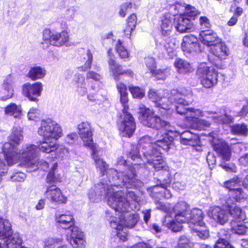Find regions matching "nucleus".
I'll use <instances>...</instances> for the list:
<instances>
[{"label":"nucleus","instance_id":"f257e3e1","mask_svg":"<svg viewBox=\"0 0 248 248\" xmlns=\"http://www.w3.org/2000/svg\"><path fill=\"white\" fill-rule=\"evenodd\" d=\"M117 165L120 171L114 169L108 170L106 176L89 190L88 197L93 202H98L105 198L109 206L119 211H125L129 208L125 199V190L141 187L143 184L137 178L138 163L128 166L126 161L121 157L117 160Z\"/></svg>","mask_w":248,"mask_h":248},{"label":"nucleus","instance_id":"f03ea898","mask_svg":"<svg viewBox=\"0 0 248 248\" xmlns=\"http://www.w3.org/2000/svg\"><path fill=\"white\" fill-rule=\"evenodd\" d=\"M140 119L145 126L159 130L156 134V142L154 146L161 147L165 151L170 148L173 140L174 127L169 123L162 120L160 118L154 114L150 109L146 108L144 105L139 107Z\"/></svg>","mask_w":248,"mask_h":248},{"label":"nucleus","instance_id":"7ed1b4c3","mask_svg":"<svg viewBox=\"0 0 248 248\" xmlns=\"http://www.w3.org/2000/svg\"><path fill=\"white\" fill-rule=\"evenodd\" d=\"M232 202L229 200L223 203V208L219 206L211 207L208 211V216L217 223L223 225L231 217L239 221L246 218V213L241 208L231 205Z\"/></svg>","mask_w":248,"mask_h":248},{"label":"nucleus","instance_id":"20e7f679","mask_svg":"<svg viewBox=\"0 0 248 248\" xmlns=\"http://www.w3.org/2000/svg\"><path fill=\"white\" fill-rule=\"evenodd\" d=\"M126 194L125 199L128 203L129 208L125 211H119L116 208L110 206L115 212H118L121 213V215L119 216V218L117 219L118 223L123 225L125 228H133L139 220V217L136 213H131L125 216V213L129 212L130 210H139L140 208L139 202L140 201V198L135 193V192L126 190Z\"/></svg>","mask_w":248,"mask_h":248},{"label":"nucleus","instance_id":"39448f33","mask_svg":"<svg viewBox=\"0 0 248 248\" xmlns=\"http://www.w3.org/2000/svg\"><path fill=\"white\" fill-rule=\"evenodd\" d=\"M173 210L175 213V218L178 221L193 224V228L196 226L202 227L204 224L202 222V211L198 208L190 210L188 205L184 202L176 204L173 207Z\"/></svg>","mask_w":248,"mask_h":248},{"label":"nucleus","instance_id":"423d86ee","mask_svg":"<svg viewBox=\"0 0 248 248\" xmlns=\"http://www.w3.org/2000/svg\"><path fill=\"white\" fill-rule=\"evenodd\" d=\"M38 145L37 147L33 144H26L22 146L20 152L18 153V158L13 161L11 165L16 163L20 160L24 166L27 168L28 171H33L39 168V166L45 170L48 168L49 164L46 161H43L40 164L37 162L36 157L37 156Z\"/></svg>","mask_w":248,"mask_h":248},{"label":"nucleus","instance_id":"0eeeda50","mask_svg":"<svg viewBox=\"0 0 248 248\" xmlns=\"http://www.w3.org/2000/svg\"><path fill=\"white\" fill-rule=\"evenodd\" d=\"M209 139L214 150L218 154L222 159V162L220 166L227 171L235 172L236 167L233 164H226L225 162L230 160L231 157V149L226 142L223 140L218 139L216 137V134L214 133H211Z\"/></svg>","mask_w":248,"mask_h":248},{"label":"nucleus","instance_id":"6e6552de","mask_svg":"<svg viewBox=\"0 0 248 248\" xmlns=\"http://www.w3.org/2000/svg\"><path fill=\"white\" fill-rule=\"evenodd\" d=\"M23 139V136L21 128L13 127L8 137V141L5 142L2 147V151L5 154L8 165H11L18 158L17 146Z\"/></svg>","mask_w":248,"mask_h":248},{"label":"nucleus","instance_id":"1a4fd4ad","mask_svg":"<svg viewBox=\"0 0 248 248\" xmlns=\"http://www.w3.org/2000/svg\"><path fill=\"white\" fill-rule=\"evenodd\" d=\"M223 111L222 113L220 112L218 114L216 112L203 111L199 109L191 108H188L186 118L191 124L199 119L200 117L211 118L216 122L218 123H228L231 121V118L226 115L224 110Z\"/></svg>","mask_w":248,"mask_h":248},{"label":"nucleus","instance_id":"9d476101","mask_svg":"<svg viewBox=\"0 0 248 248\" xmlns=\"http://www.w3.org/2000/svg\"><path fill=\"white\" fill-rule=\"evenodd\" d=\"M38 134L43 137V141H48L50 140H57L62 136V129L59 124L51 119L41 121L38 130Z\"/></svg>","mask_w":248,"mask_h":248},{"label":"nucleus","instance_id":"9b49d317","mask_svg":"<svg viewBox=\"0 0 248 248\" xmlns=\"http://www.w3.org/2000/svg\"><path fill=\"white\" fill-rule=\"evenodd\" d=\"M197 75L201 83L207 88L212 87L217 82L218 73L213 67L208 66L205 63H201L197 70Z\"/></svg>","mask_w":248,"mask_h":248},{"label":"nucleus","instance_id":"f8f14e48","mask_svg":"<svg viewBox=\"0 0 248 248\" xmlns=\"http://www.w3.org/2000/svg\"><path fill=\"white\" fill-rule=\"evenodd\" d=\"M68 40L69 34L67 32H58L45 29L43 31L42 44L44 48L47 47L48 45L60 47L67 43Z\"/></svg>","mask_w":248,"mask_h":248},{"label":"nucleus","instance_id":"ddd939ff","mask_svg":"<svg viewBox=\"0 0 248 248\" xmlns=\"http://www.w3.org/2000/svg\"><path fill=\"white\" fill-rule=\"evenodd\" d=\"M128 108H123L118 127L122 136L130 137L135 131L136 124L133 116L127 112Z\"/></svg>","mask_w":248,"mask_h":248},{"label":"nucleus","instance_id":"4468645a","mask_svg":"<svg viewBox=\"0 0 248 248\" xmlns=\"http://www.w3.org/2000/svg\"><path fill=\"white\" fill-rule=\"evenodd\" d=\"M39 150L44 153H51L53 157H62L69 153V150L62 145L56 144L53 141H42L38 144Z\"/></svg>","mask_w":248,"mask_h":248},{"label":"nucleus","instance_id":"2eb2a0df","mask_svg":"<svg viewBox=\"0 0 248 248\" xmlns=\"http://www.w3.org/2000/svg\"><path fill=\"white\" fill-rule=\"evenodd\" d=\"M44 195L51 203L55 205L65 204L67 201V197L55 185L47 186Z\"/></svg>","mask_w":248,"mask_h":248},{"label":"nucleus","instance_id":"dca6fc26","mask_svg":"<svg viewBox=\"0 0 248 248\" xmlns=\"http://www.w3.org/2000/svg\"><path fill=\"white\" fill-rule=\"evenodd\" d=\"M66 239L75 248H82L84 245L83 233L75 224L66 229Z\"/></svg>","mask_w":248,"mask_h":248},{"label":"nucleus","instance_id":"f3484780","mask_svg":"<svg viewBox=\"0 0 248 248\" xmlns=\"http://www.w3.org/2000/svg\"><path fill=\"white\" fill-rule=\"evenodd\" d=\"M163 91L161 90L156 91L151 89L148 92V97L152 99L155 103V106L166 111L170 108L171 100H170L169 96L167 97L162 94Z\"/></svg>","mask_w":248,"mask_h":248},{"label":"nucleus","instance_id":"a211bd4d","mask_svg":"<svg viewBox=\"0 0 248 248\" xmlns=\"http://www.w3.org/2000/svg\"><path fill=\"white\" fill-rule=\"evenodd\" d=\"M147 153L149 154V156L146 157L144 159L145 161L152 166L156 171L165 170L167 178L169 177V172L168 171V167L166 163L162 159L161 149L155 151L154 153L150 152Z\"/></svg>","mask_w":248,"mask_h":248},{"label":"nucleus","instance_id":"6ab92c4d","mask_svg":"<svg viewBox=\"0 0 248 248\" xmlns=\"http://www.w3.org/2000/svg\"><path fill=\"white\" fill-rule=\"evenodd\" d=\"M43 87V84L40 82H36L33 84L27 83L22 86V93L30 101H36L38 100L37 97L41 94Z\"/></svg>","mask_w":248,"mask_h":248},{"label":"nucleus","instance_id":"aec40b11","mask_svg":"<svg viewBox=\"0 0 248 248\" xmlns=\"http://www.w3.org/2000/svg\"><path fill=\"white\" fill-rule=\"evenodd\" d=\"M184 96L176 90H172L169 94L170 100H171L172 105L173 103L176 102L177 104L175 107L176 111L177 113L181 115H186L188 108H186L185 106L188 105L187 101L183 97Z\"/></svg>","mask_w":248,"mask_h":248},{"label":"nucleus","instance_id":"412c9836","mask_svg":"<svg viewBox=\"0 0 248 248\" xmlns=\"http://www.w3.org/2000/svg\"><path fill=\"white\" fill-rule=\"evenodd\" d=\"M108 55L109 56L108 60L109 71L115 80H118L119 76L123 75L133 77L134 75L133 72L129 69L124 70L122 65L115 61L114 56L111 55L110 50L108 51Z\"/></svg>","mask_w":248,"mask_h":248},{"label":"nucleus","instance_id":"4be33fe9","mask_svg":"<svg viewBox=\"0 0 248 248\" xmlns=\"http://www.w3.org/2000/svg\"><path fill=\"white\" fill-rule=\"evenodd\" d=\"M156 142V140L153 142L151 137L149 136H143L139 140L138 149L142 153L144 159H145L146 157L149 156V154H148L147 153L148 152L154 153L155 151L158 150L159 149H162L165 151L161 147L158 146L154 147ZM142 160H143V159H142Z\"/></svg>","mask_w":248,"mask_h":248},{"label":"nucleus","instance_id":"5701e85b","mask_svg":"<svg viewBox=\"0 0 248 248\" xmlns=\"http://www.w3.org/2000/svg\"><path fill=\"white\" fill-rule=\"evenodd\" d=\"M156 47L159 52L164 56L167 54L170 58L176 55V45L175 41L170 38L163 39L159 42L156 43Z\"/></svg>","mask_w":248,"mask_h":248},{"label":"nucleus","instance_id":"b1692460","mask_svg":"<svg viewBox=\"0 0 248 248\" xmlns=\"http://www.w3.org/2000/svg\"><path fill=\"white\" fill-rule=\"evenodd\" d=\"M174 132H175L173 138L176 136V134L180 135V141L181 143L184 145H188L192 146H196L200 143L199 137L197 134H193L190 131H185L180 133L173 129Z\"/></svg>","mask_w":248,"mask_h":248},{"label":"nucleus","instance_id":"393cba45","mask_svg":"<svg viewBox=\"0 0 248 248\" xmlns=\"http://www.w3.org/2000/svg\"><path fill=\"white\" fill-rule=\"evenodd\" d=\"M182 48L183 51L188 53L199 51L200 46L197 37L192 34L184 36L182 43Z\"/></svg>","mask_w":248,"mask_h":248},{"label":"nucleus","instance_id":"a878e982","mask_svg":"<svg viewBox=\"0 0 248 248\" xmlns=\"http://www.w3.org/2000/svg\"><path fill=\"white\" fill-rule=\"evenodd\" d=\"M55 220L57 227L63 229H66L75 224L73 216L69 212L64 214L56 213Z\"/></svg>","mask_w":248,"mask_h":248},{"label":"nucleus","instance_id":"bb28decb","mask_svg":"<svg viewBox=\"0 0 248 248\" xmlns=\"http://www.w3.org/2000/svg\"><path fill=\"white\" fill-rule=\"evenodd\" d=\"M176 30L180 32H189L193 28V23L186 16H179L174 18Z\"/></svg>","mask_w":248,"mask_h":248},{"label":"nucleus","instance_id":"cd10ccee","mask_svg":"<svg viewBox=\"0 0 248 248\" xmlns=\"http://www.w3.org/2000/svg\"><path fill=\"white\" fill-rule=\"evenodd\" d=\"M200 36L201 41L204 45L211 46V47L220 41L216 33L211 30H207L201 31Z\"/></svg>","mask_w":248,"mask_h":248},{"label":"nucleus","instance_id":"c85d7f7f","mask_svg":"<svg viewBox=\"0 0 248 248\" xmlns=\"http://www.w3.org/2000/svg\"><path fill=\"white\" fill-rule=\"evenodd\" d=\"M93 148V149H91L92 158L94 160L96 168L98 169L102 175H104L107 170L108 169V165L105 161L100 157L98 155L100 148L98 146L96 148Z\"/></svg>","mask_w":248,"mask_h":248},{"label":"nucleus","instance_id":"c756f323","mask_svg":"<svg viewBox=\"0 0 248 248\" xmlns=\"http://www.w3.org/2000/svg\"><path fill=\"white\" fill-rule=\"evenodd\" d=\"M247 194L241 188H238L236 189H233L229 191V197L225 200L227 202L230 200L232 202L231 205L236 206L237 208H240L234 202H242L247 199Z\"/></svg>","mask_w":248,"mask_h":248},{"label":"nucleus","instance_id":"7c9ffc66","mask_svg":"<svg viewBox=\"0 0 248 248\" xmlns=\"http://www.w3.org/2000/svg\"><path fill=\"white\" fill-rule=\"evenodd\" d=\"M212 54L219 60H224L229 54V50L225 44L220 41L211 47Z\"/></svg>","mask_w":248,"mask_h":248},{"label":"nucleus","instance_id":"2f4dec72","mask_svg":"<svg viewBox=\"0 0 248 248\" xmlns=\"http://www.w3.org/2000/svg\"><path fill=\"white\" fill-rule=\"evenodd\" d=\"M4 242L3 246L0 245V248H20L22 241L18 234H11L4 240H0Z\"/></svg>","mask_w":248,"mask_h":248},{"label":"nucleus","instance_id":"473e14b6","mask_svg":"<svg viewBox=\"0 0 248 248\" xmlns=\"http://www.w3.org/2000/svg\"><path fill=\"white\" fill-rule=\"evenodd\" d=\"M110 225L111 228L116 230V235L121 240L124 241L127 239V234L125 232V227L118 223L116 217L110 218Z\"/></svg>","mask_w":248,"mask_h":248},{"label":"nucleus","instance_id":"72a5a7b5","mask_svg":"<svg viewBox=\"0 0 248 248\" xmlns=\"http://www.w3.org/2000/svg\"><path fill=\"white\" fill-rule=\"evenodd\" d=\"M117 81L116 87L120 95V102L123 108L125 109L128 108L127 105L128 102V94L126 85L121 81Z\"/></svg>","mask_w":248,"mask_h":248},{"label":"nucleus","instance_id":"f704fd0d","mask_svg":"<svg viewBox=\"0 0 248 248\" xmlns=\"http://www.w3.org/2000/svg\"><path fill=\"white\" fill-rule=\"evenodd\" d=\"M46 75V70L45 68L35 66L31 67L27 77L32 80H36L43 78Z\"/></svg>","mask_w":248,"mask_h":248},{"label":"nucleus","instance_id":"c9c22d12","mask_svg":"<svg viewBox=\"0 0 248 248\" xmlns=\"http://www.w3.org/2000/svg\"><path fill=\"white\" fill-rule=\"evenodd\" d=\"M62 174L57 169V163L53 164L46 178L47 183H57L61 181Z\"/></svg>","mask_w":248,"mask_h":248},{"label":"nucleus","instance_id":"e433bc0d","mask_svg":"<svg viewBox=\"0 0 248 248\" xmlns=\"http://www.w3.org/2000/svg\"><path fill=\"white\" fill-rule=\"evenodd\" d=\"M4 112L6 115L13 116L14 118L19 119L22 115V108L20 105L11 103L5 108Z\"/></svg>","mask_w":248,"mask_h":248},{"label":"nucleus","instance_id":"4c0bfd02","mask_svg":"<svg viewBox=\"0 0 248 248\" xmlns=\"http://www.w3.org/2000/svg\"><path fill=\"white\" fill-rule=\"evenodd\" d=\"M173 211H174L173 210ZM174 213V219H170L169 217H166L163 222L164 226L171 229L173 232H177L182 229V223L183 222L178 221L175 218V213Z\"/></svg>","mask_w":248,"mask_h":248},{"label":"nucleus","instance_id":"58836bf2","mask_svg":"<svg viewBox=\"0 0 248 248\" xmlns=\"http://www.w3.org/2000/svg\"><path fill=\"white\" fill-rule=\"evenodd\" d=\"M160 26L163 35L167 36L170 33L172 29V23L169 15L163 17Z\"/></svg>","mask_w":248,"mask_h":248},{"label":"nucleus","instance_id":"ea45409f","mask_svg":"<svg viewBox=\"0 0 248 248\" xmlns=\"http://www.w3.org/2000/svg\"><path fill=\"white\" fill-rule=\"evenodd\" d=\"M137 20V16L135 14H132L128 16L126 20V26L124 31L126 36L129 37L131 32L135 30Z\"/></svg>","mask_w":248,"mask_h":248},{"label":"nucleus","instance_id":"a19ab883","mask_svg":"<svg viewBox=\"0 0 248 248\" xmlns=\"http://www.w3.org/2000/svg\"><path fill=\"white\" fill-rule=\"evenodd\" d=\"M3 86V89L2 91V93L4 95L2 96V99L3 100H6L11 98L14 94V91L11 79L7 78L5 80Z\"/></svg>","mask_w":248,"mask_h":248},{"label":"nucleus","instance_id":"79ce46f5","mask_svg":"<svg viewBox=\"0 0 248 248\" xmlns=\"http://www.w3.org/2000/svg\"><path fill=\"white\" fill-rule=\"evenodd\" d=\"M174 66L180 73H186L192 70L190 64L186 61L181 59H177L175 60Z\"/></svg>","mask_w":248,"mask_h":248},{"label":"nucleus","instance_id":"37998d69","mask_svg":"<svg viewBox=\"0 0 248 248\" xmlns=\"http://www.w3.org/2000/svg\"><path fill=\"white\" fill-rule=\"evenodd\" d=\"M80 138L83 142L84 145L89 147L91 150L93 147L96 148L98 146L96 143L93 142L92 129L85 131L83 135H79Z\"/></svg>","mask_w":248,"mask_h":248},{"label":"nucleus","instance_id":"c03bdc74","mask_svg":"<svg viewBox=\"0 0 248 248\" xmlns=\"http://www.w3.org/2000/svg\"><path fill=\"white\" fill-rule=\"evenodd\" d=\"M246 219V218L243 221H244ZM242 221H239L233 218V220L231 222V226L232 231L233 233L239 235H242L247 232V228L240 223Z\"/></svg>","mask_w":248,"mask_h":248},{"label":"nucleus","instance_id":"a18cd8bd","mask_svg":"<svg viewBox=\"0 0 248 248\" xmlns=\"http://www.w3.org/2000/svg\"><path fill=\"white\" fill-rule=\"evenodd\" d=\"M62 239L61 238H48L44 241V248H58L62 245Z\"/></svg>","mask_w":248,"mask_h":248},{"label":"nucleus","instance_id":"49530a36","mask_svg":"<svg viewBox=\"0 0 248 248\" xmlns=\"http://www.w3.org/2000/svg\"><path fill=\"white\" fill-rule=\"evenodd\" d=\"M225 232H226L224 230H222L219 232L220 236H222L224 234L225 237L220 238L216 242L214 248H226L228 245H231L228 241L230 235Z\"/></svg>","mask_w":248,"mask_h":248},{"label":"nucleus","instance_id":"de8ad7c7","mask_svg":"<svg viewBox=\"0 0 248 248\" xmlns=\"http://www.w3.org/2000/svg\"><path fill=\"white\" fill-rule=\"evenodd\" d=\"M232 132L235 134L247 136L248 133V128L247 124H236L231 128Z\"/></svg>","mask_w":248,"mask_h":248},{"label":"nucleus","instance_id":"09e8293b","mask_svg":"<svg viewBox=\"0 0 248 248\" xmlns=\"http://www.w3.org/2000/svg\"><path fill=\"white\" fill-rule=\"evenodd\" d=\"M78 11V7L77 6H70L67 9H66L63 13V17L68 21H72L75 18Z\"/></svg>","mask_w":248,"mask_h":248},{"label":"nucleus","instance_id":"8fccbe9b","mask_svg":"<svg viewBox=\"0 0 248 248\" xmlns=\"http://www.w3.org/2000/svg\"><path fill=\"white\" fill-rule=\"evenodd\" d=\"M152 76L155 77L157 79L164 80L170 74V69L166 68L162 69L155 70L151 73Z\"/></svg>","mask_w":248,"mask_h":248},{"label":"nucleus","instance_id":"3c124183","mask_svg":"<svg viewBox=\"0 0 248 248\" xmlns=\"http://www.w3.org/2000/svg\"><path fill=\"white\" fill-rule=\"evenodd\" d=\"M83 59V62H85L83 65L78 68L80 70L86 71L91 67L93 61V55L90 50H87Z\"/></svg>","mask_w":248,"mask_h":248},{"label":"nucleus","instance_id":"603ef678","mask_svg":"<svg viewBox=\"0 0 248 248\" xmlns=\"http://www.w3.org/2000/svg\"><path fill=\"white\" fill-rule=\"evenodd\" d=\"M170 177H168L163 180L162 183V186H163V188H161V190L159 191L160 192H162V194L159 196L160 199L162 198L169 199L171 197L170 191L167 188L168 185L170 183Z\"/></svg>","mask_w":248,"mask_h":248},{"label":"nucleus","instance_id":"864d4df0","mask_svg":"<svg viewBox=\"0 0 248 248\" xmlns=\"http://www.w3.org/2000/svg\"><path fill=\"white\" fill-rule=\"evenodd\" d=\"M210 125L209 121L203 119H198L194 123L191 124V127L193 129L198 130H202L208 127Z\"/></svg>","mask_w":248,"mask_h":248},{"label":"nucleus","instance_id":"5fc2aeb1","mask_svg":"<svg viewBox=\"0 0 248 248\" xmlns=\"http://www.w3.org/2000/svg\"><path fill=\"white\" fill-rule=\"evenodd\" d=\"M117 52L122 59L128 58L129 57V54L127 50L122 46V42L120 40H118L115 47Z\"/></svg>","mask_w":248,"mask_h":248},{"label":"nucleus","instance_id":"6e6d98bb","mask_svg":"<svg viewBox=\"0 0 248 248\" xmlns=\"http://www.w3.org/2000/svg\"><path fill=\"white\" fill-rule=\"evenodd\" d=\"M242 183L241 179L238 177L235 176L231 180L226 181L224 183V186L225 187L229 189V191L233 189H236L235 188L237 185H239Z\"/></svg>","mask_w":248,"mask_h":248},{"label":"nucleus","instance_id":"4d7b16f0","mask_svg":"<svg viewBox=\"0 0 248 248\" xmlns=\"http://www.w3.org/2000/svg\"><path fill=\"white\" fill-rule=\"evenodd\" d=\"M4 160L7 161L4 152H0V184L2 181V176L5 173L7 172V166L6 165Z\"/></svg>","mask_w":248,"mask_h":248},{"label":"nucleus","instance_id":"13d9d810","mask_svg":"<svg viewBox=\"0 0 248 248\" xmlns=\"http://www.w3.org/2000/svg\"><path fill=\"white\" fill-rule=\"evenodd\" d=\"M192 247V243L190 242L189 239L187 237L181 236L175 248H191Z\"/></svg>","mask_w":248,"mask_h":248},{"label":"nucleus","instance_id":"bf43d9fd","mask_svg":"<svg viewBox=\"0 0 248 248\" xmlns=\"http://www.w3.org/2000/svg\"><path fill=\"white\" fill-rule=\"evenodd\" d=\"M163 186H162V184H161L160 185H155L153 186V187L149 188L148 190L150 192V195L155 199H160V197L159 196L162 194V192H160L161 190V188H163Z\"/></svg>","mask_w":248,"mask_h":248},{"label":"nucleus","instance_id":"052dcab7","mask_svg":"<svg viewBox=\"0 0 248 248\" xmlns=\"http://www.w3.org/2000/svg\"><path fill=\"white\" fill-rule=\"evenodd\" d=\"M200 227L196 226L195 228H192L193 233H195V235L198 236L202 239H205L208 237L209 234V232L207 230L200 229Z\"/></svg>","mask_w":248,"mask_h":248},{"label":"nucleus","instance_id":"680f3d73","mask_svg":"<svg viewBox=\"0 0 248 248\" xmlns=\"http://www.w3.org/2000/svg\"><path fill=\"white\" fill-rule=\"evenodd\" d=\"M129 90L134 98H142L144 96V92L142 89L137 86L129 87Z\"/></svg>","mask_w":248,"mask_h":248},{"label":"nucleus","instance_id":"e2e57ef3","mask_svg":"<svg viewBox=\"0 0 248 248\" xmlns=\"http://www.w3.org/2000/svg\"><path fill=\"white\" fill-rule=\"evenodd\" d=\"M200 14V12L195 7L187 5L186 8V15L184 16H186V17L189 16L194 19L196 16Z\"/></svg>","mask_w":248,"mask_h":248},{"label":"nucleus","instance_id":"0e129e2a","mask_svg":"<svg viewBox=\"0 0 248 248\" xmlns=\"http://www.w3.org/2000/svg\"><path fill=\"white\" fill-rule=\"evenodd\" d=\"M145 64L147 67L150 70L151 73H152L156 68V63L155 60L151 57H147L145 58Z\"/></svg>","mask_w":248,"mask_h":248},{"label":"nucleus","instance_id":"69168bd1","mask_svg":"<svg viewBox=\"0 0 248 248\" xmlns=\"http://www.w3.org/2000/svg\"><path fill=\"white\" fill-rule=\"evenodd\" d=\"M26 178V175L22 172L17 171L14 172L11 176V180L13 182H22Z\"/></svg>","mask_w":248,"mask_h":248},{"label":"nucleus","instance_id":"338daca9","mask_svg":"<svg viewBox=\"0 0 248 248\" xmlns=\"http://www.w3.org/2000/svg\"><path fill=\"white\" fill-rule=\"evenodd\" d=\"M40 115V111L36 108H32L29 110L27 116L30 120H35Z\"/></svg>","mask_w":248,"mask_h":248},{"label":"nucleus","instance_id":"774afa93","mask_svg":"<svg viewBox=\"0 0 248 248\" xmlns=\"http://www.w3.org/2000/svg\"><path fill=\"white\" fill-rule=\"evenodd\" d=\"M131 5V2H125L121 5L120 7L119 15L122 17L125 16L129 9L132 8Z\"/></svg>","mask_w":248,"mask_h":248}]
</instances>
